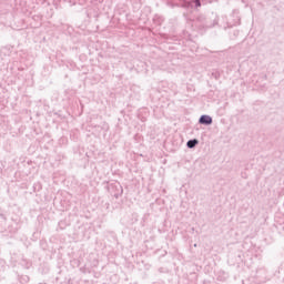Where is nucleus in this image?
Segmentation results:
<instances>
[{"mask_svg": "<svg viewBox=\"0 0 284 284\" xmlns=\"http://www.w3.org/2000/svg\"><path fill=\"white\" fill-rule=\"evenodd\" d=\"M193 3H195L196 8H201V1L200 0H193Z\"/></svg>", "mask_w": 284, "mask_h": 284, "instance_id": "nucleus-3", "label": "nucleus"}, {"mask_svg": "<svg viewBox=\"0 0 284 284\" xmlns=\"http://www.w3.org/2000/svg\"><path fill=\"white\" fill-rule=\"evenodd\" d=\"M196 143H199L197 140H190V141L187 142V148H194V146L196 145Z\"/></svg>", "mask_w": 284, "mask_h": 284, "instance_id": "nucleus-2", "label": "nucleus"}, {"mask_svg": "<svg viewBox=\"0 0 284 284\" xmlns=\"http://www.w3.org/2000/svg\"><path fill=\"white\" fill-rule=\"evenodd\" d=\"M200 123H202V125H211L212 118L210 115H202L200 118Z\"/></svg>", "mask_w": 284, "mask_h": 284, "instance_id": "nucleus-1", "label": "nucleus"}]
</instances>
